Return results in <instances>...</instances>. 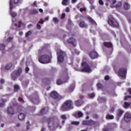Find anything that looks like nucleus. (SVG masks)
Segmentation results:
<instances>
[{
    "mask_svg": "<svg viewBox=\"0 0 131 131\" xmlns=\"http://www.w3.org/2000/svg\"><path fill=\"white\" fill-rule=\"evenodd\" d=\"M108 23L112 27H115V18L112 16H110L108 19Z\"/></svg>",
    "mask_w": 131,
    "mask_h": 131,
    "instance_id": "obj_5",
    "label": "nucleus"
},
{
    "mask_svg": "<svg viewBox=\"0 0 131 131\" xmlns=\"http://www.w3.org/2000/svg\"><path fill=\"white\" fill-rule=\"evenodd\" d=\"M122 114H123V111L120 110L117 112V116L118 117V119L122 115Z\"/></svg>",
    "mask_w": 131,
    "mask_h": 131,
    "instance_id": "obj_22",
    "label": "nucleus"
},
{
    "mask_svg": "<svg viewBox=\"0 0 131 131\" xmlns=\"http://www.w3.org/2000/svg\"><path fill=\"white\" fill-rule=\"evenodd\" d=\"M69 4V0H62V5L63 6H67Z\"/></svg>",
    "mask_w": 131,
    "mask_h": 131,
    "instance_id": "obj_29",
    "label": "nucleus"
},
{
    "mask_svg": "<svg viewBox=\"0 0 131 131\" xmlns=\"http://www.w3.org/2000/svg\"><path fill=\"white\" fill-rule=\"evenodd\" d=\"M51 97L53 98V99H57L59 98V94L58 93L55 91H53L51 94Z\"/></svg>",
    "mask_w": 131,
    "mask_h": 131,
    "instance_id": "obj_15",
    "label": "nucleus"
},
{
    "mask_svg": "<svg viewBox=\"0 0 131 131\" xmlns=\"http://www.w3.org/2000/svg\"><path fill=\"white\" fill-rule=\"evenodd\" d=\"M75 88V85H74V84L70 85L68 89L69 92L70 93H71V92H73V91H74Z\"/></svg>",
    "mask_w": 131,
    "mask_h": 131,
    "instance_id": "obj_21",
    "label": "nucleus"
},
{
    "mask_svg": "<svg viewBox=\"0 0 131 131\" xmlns=\"http://www.w3.org/2000/svg\"><path fill=\"white\" fill-rule=\"evenodd\" d=\"M115 26L116 27H118V26H119V25L118 24V23H117V21H116Z\"/></svg>",
    "mask_w": 131,
    "mask_h": 131,
    "instance_id": "obj_59",
    "label": "nucleus"
},
{
    "mask_svg": "<svg viewBox=\"0 0 131 131\" xmlns=\"http://www.w3.org/2000/svg\"><path fill=\"white\" fill-rule=\"evenodd\" d=\"M65 17V13H63L62 15H61V19H64V18Z\"/></svg>",
    "mask_w": 131,
    "mask_h": 131,
    "instance_id": "obj_58",
    "label": "nucleus"
},
{
    "mask_svg": "<svg viewBox=\"0 0 131 131\" xmlns=\"http://www.w3.org/2000/svg\"><path fill=\"white\" fill-rule=\"evenodd\" d=\"M14 90L15 91V92H17V91H19V90H20V88L19 87V85H14Z\"/></svg>",
    "mask_w": 131,
    "mask_h": 131,
    "instance_id": "obj_32",
    "label": "nucleus"
},
{
    "mask_svg": "<svg viewBox=\"0 0 131 131\" xmlns=\"http://www.w3.org/2000/svg\"><path fill=\"white\" fill-rule=\"evenodd\" d=\"M128 92L129 93V94L131 95V88L128 89Z\"/></svg>",
    "mask_w": 131,
    "mask_h": 131,
    "instance_id": "obj_63",
    "label": "nucleus"
},
{
    "mask_svg": "<svg viewBox=\"0 0 131 131\" xmlns=\"http://www.w3.org/2000/svg\"><path fill=\"white\" fill-rule=\"evenodd\" d=\"M57 54V57H58V60L59 62H60L62 63L64 61V53H63V51L61 50V49H58L56 50Z\"/></svg>",
    "mask_w": 131,
    "mask_h": 131,
    "instance_id": "obj_3",
    "label": "nucleus"
},
{
    "mask_svg": "<svg viewBox=\"0 0 131 131\" xmlns=\"http://www.w3.org/2000/svg\"><path fill=\"white\" fill-rule=\"evenodd\" d=\"M79 26L82 28H83L84 27H86L87 25L84 23V21H81L79 24Z\"/></svg>",
    "mask_w": 131,
    "mask_h": 131,
    "instance_id": "obj_25",
    "label": "nucleus"
},
{
    "mask_svg": "<svg viewBox=\"0 0 131 131\" xmlns=\"http://www.w3.org/2000/svg\"><path fill=\"white\" fill-rule=\"evenodd\" d=\"M0 82H1V83H2V84L5 83V80H4L3 79H2L0 80Z\"/></svg>",
    "mask_w": 131,
    "mask_h": 131,
    "instance_id": "obj_56",
    "label": "nucleus"
},
{
    "mask_svg": "<svg viewBox=\"0 0 131 131\" xmlns=\"http://www.w3.org/2000/svg\"><path fill=\"white\" fill-rule=\"evenodd\" d=\"M89 125H94V124L96 123V122H95V121L93 120H89Z\"/></svg>",
    "mask_w": 131,
    "mask_h": 131,
    "instance_id": "obj_39",
    "label": "nucleus"
},
{
    "mask_svg": "<svg viewBox=\"0 0 131 131\" xmlns=\"http://www.w3.org/2000/svg\"><path fill=\"white\" fill-rule=\"evenodd\" d=\"M53 21L55 23H58L59 20L57 18V17H54L53 18Z\"/></svg>",
    "mask_w": 131,
    "mask_h": 131,
    "instance_id": "obj_42",
    "label": "nucleus"
},
{
    "mask_svg": "<svg viewBox=\"0 0 131 131\" xmlns=\"http://www.w3.org/2000/svg\"><path fill=\"white\" fill-rule=\"evenodd\" d=\"M104 47L106 48H112V43L109 42H105L104 43Z\"/></svg>",
    "mask_w": 131,
    "mask_h": 131,
    "instance_id": "obj_23",
    "label": "nucleus"
},
{
    "mask_svg": "<svg viewBox=\"0 0 131 131\" xmlns=\"http://www.w3.org/2000/svg\"><path fill=\"white\" fill-rule=\"evenodd\" d=\"M18 101H19V102H24V100H23V99L21 97L18 98Z\"/></svg>",
    "mask_w": 131,
    "mask_h": 131,
    "instance_id": "obj_50",
    "label": "nucleus"
},
{
    "mask_svg": "<svg viewBox=\"0 0 131 131\" xmlns=\"http://www.w3.org/2000/svg\"><path fill=\"white\" fill-rule=\"evenodd\" d=\"M105 118L106 119H113L114 118V116L113 115H111L110 114H107Z\"/></svg>",
    "mask_w": 131,
    "mask_h": 131,
    "instance_id": "obj_28",
    "label": "nucleus"
},
{
    "mask_svg": "<svg viewBox=\"0 0 131 131\" xmlns=\"http://www.w3.org/2000/svg\"><path fill=\"white\" fill-rule=\"evenodd\" d=\"M39 23L40 24H43V20L42 19H40L39 21Z\"/></svg>",
    "mask_w": 131,
    "mask_h": 131,
    "instance_id": "obj_51",
    "label": "nucleus"
},
{
    "mask_svg": "<svg viewBox=\"0 0 131 131\" xmlns=\"http://www.w3.org/2000/svg\"><path fill=\"white\" fill-rule=\"evenodd\" d=\"M104 79H105V80H109V76H106L104 77Z\"/></svg>",
    "mask_w": 131,
    "mask_h": 131,
    "instance_id": "obj_53",
    "label": "nucleus"
},
{
    "mask_svg": "<svg viewBox=\"0 0 131 131\" xmlns=\"http://www.w3.org/2000/svg\"><path fill=\"white\" fill-rule=\"evenodd\" d=\"M12 66H13V64H12V63H8L6 66L5 69H7V70H9V69H11Z\"/></svg>",
    "mask_w": 131,
    "mask_h": 131,
    "instance_id": "obj_26",
    "label": "nucleus"
},
{
    "mask_svg": "<svg viewBox=\"0 0 131 131\" xmlns=\"http://www.w3.org/2000/svg\"><path fill=\"white\" fill-rule=\"evenodd\" d=\"M41 28V26H40V25H39L38 24H37V28L38 29H40V28Z\"/></svg>",
    "mask_w": 131,
    "mask_h": 131,
    "instance_id": "obj_54",
    "label": "nucleus"
},
{
    "mask_svg": "<svg viewBox=\"0 0 131 131\" xmlns=\"http://www.w3.org/2000/svg\"><path fill=\"white\" fill-rule=\"evenodd\" d=\"M68 42H69V43H71L72 45H73V46H76V41L73 38L69 39L68 40Z\"/></svg>",
    "mask_w": 131,
    "mask_h": 131,
    "instance_id": "obj_19",
    "label": "nucleus"
},
{
    "mask_svg": "<svg viewBox=\"0 0 131 131\" xmlns=\"http://www.w3.org/2000/svg\"><path fill=\"white\" fill-rule=\"evenodd\" d=\"M88 20H89V22H90V23H91V24L95 23V20H94V19H93L91 17H89Z\"/></svg>",
    "mask_w": 131,
    "mask_h": 131,
    "instance_id": "obj_37",
    "label": "nucleus"
},
{
    "mask_svg": "<svg viewBox=\"0 0 131 131\" xmlns=\"http://www.w3.org/2000/svg\"><path fill=\"white\" fill-rule=\"evenodd\" d=\"M7 112H8V115H9V116L14 115L15 108H14V107H12V106L8 107V109H7Z\"/></svg>",
    "mask_w": 131,
    "mask_h": 131,
    "instance_id": "obj_9",
    "label": "nucleus"
},
{
    "mask_svg": "<svg viewBox=\"0 0 131 131\" xmlns=\"http://www.w3.org/2000/svg\"><path fill=\"white\" fill-rule=\"evenodd\" d=\"M20 2V0H14V4H18Z\"/></svg>",
    "mask_w": 131,
    "mask_h": 131,
    "instance_id": "obj_55",
    "label": "nucleus"
},
{
    "mask_svg": "<svg viewBox=\"0 0 131 131\" xmlns=\"http://www.w3.org/2000/svg\"><path fill=\"white\" fill-rule=\"evenodd\" d=\"M11 40H13V38L9 37L7 38L6 41H11Z\"/></svg>",
    "mask_w": 131,
    "mask_h": 131,
    "instance_id": "obj_44",
    "label": "nucleus"
},
{
    "mask_svg": "<svg viewBox=\"0 0 131 131\" xmlns=\"http://www.w3.org/2000/svg\"><path fill=\"white\" fill-rule=\"evenodd\" d=\"M28 71H29V68L26 67V72L27 73H28Z\"/></svg>",
    "mask_w": 131,
    "mask_h": 131,
    "instance_id": "obj_57",
    "label": "nucleus"
},
{
    "mask_svg": "<svg viewBox=\"0 0 131 131\" xmlns=\"http://www.w3.org/2000/svg\"><path fill=\"white\" fill-rule=\"evenodd\" d=\"M47 112V108H45L42 109V110L41 111V113L42 114H43V113H46Z\"/></svg>",
    "mask_w": 131,
    "mask_h": 131,
    "instance_id": "obj_40",
    "label": "nucleus"
},
{
    "mask_svg": "<svg viewBox=\"0 0 131 131\" xmlns=\"http://www.w3.org/2000/svg\"><path fill=\"white\" fill-rule=\"evenodd\" d=\"M89 98H91V99H93L94 97H95V94L94 93L91 94L89 95Z\"/></svg>",
    "mask_w": 131,
    "mask_h": 131,
    "instance_id": "obj_43",
    "label": "nucleus"
},
{
    "mask_svg": "<svg viewBox=\"0 0 131 131\" xmlns=\"http://www.w3.org/2000/svg\"><path fill=\"white\" fill-rule=\"evenodd\" d=\"M31 31H28V32H27L26 34V37L29 36V35H31Z\"/></svg>",
    "mask_w": 131,
    "mask_h": 131,
    "instance_id": "obj_41",
    "label": "nucleus"
},
{
    "mask_svg": "<svg viewBox=\"0 0 131 131\" xmlns=\"http://www.w3.org/2000/svg\"><path fill=\"white\" fill-rule=\"evenodd\" d=\"M38 52L40 55H41L39 57V61L40 63L46 64V63H50V62H51L52 54H51L50 51L40 49Z\"/></svg>",
    "mask_w": 131,
    "mask_h": 131,
    "instance_id": "obj_1",
    "label": "nucleus"
},
{
    "mask_svg": "<svg viewBox=\"0 0 131 131\" xmlns=\"http://www.w3.org/2000/svg\"><path fill=\"white\" fill-rule=\"evenodd\" d=\"M117 8H119V7H121V3H119V4H117L116 6Z\"/></svg>",
    "mask_w": 131,
    "mask_h": 131,
    "instance_id": "obj_52",
    "label": "nucleus"
},
{
    "mask_svg": "<svg viewBox=\"0 0 131 131\" xmlns=\"http://www.w3.org/2000/svg\"><path fill=\"white\" fill-rule=\"evenodd\" d=\"M110 3V7L111 8H115V0H108Z\"/></svg>",
    "mask_w": 131,
    "mask_h": 131,
    "instance_id": "obj_20",
    "label": "nucleus"
},
{
    "mask_svg": "<svg viewBox=\"0 0 131 131\" xmlns=\"http://www.w3.org/2000/svg\"><path fill=\"white\" fill-rule=\"evenodd\" d=\"M6 48V46L3 44L0 45V50L1 51H4L5 50V48Z\"/></svg>",
    "mask_w": 131,
    "mask_h": 131,
    "instance_id": "obj_34",
    "label": "nucleus"
},
{
    "mask_svg": "<svg viewBox=\"0 0 131 131\" xmlns=\"http://www.w3.org/2000/svg\"><path fill=\"white\" fill-rule=\"evenodd\" d=\"M72 108V101L71 100H67L61 106V110L62 111H68L69 109Z\"/></svg>",
    "mask_w": 131,
    "mask_h": 131,
    "instance_id": "obj_2",
    "label": "nucleus"
},
{
    "mask_svg": "<svg viewBox=\"0 0 131 131\" xmlns=\"http://www.w3.org/2000/svg\"><path fill=\"white\" fill-rule=\"evenodd\" d=\"M103 131H109V129H108V128H107V127H105L103 129Z\"/></svg>",
    "mask_w": 131,
    "mask_h": 131,
    "instance_id": "obj_60",
    "label": "nucleus"
},
{
    "mask_svg": "<svg viewBox=\"0 0 131 131\" xmlns=\"http://www.w3.org/2000/svg\"><path fill=\"white\" fill-rule=\"evenodd\" d=\"M82 123L84 125H90V122L89 121H83Z\"/></svg>",
    "mask_w": 131,
    "mask_h": 131,
    "instance_id": "obj_36",
    "label": "nucleus"
},
{
    "mask_svg": "<svg viewBox=\"0 0 131 131\" xmlns=\"http://www.w3.org/2000/svg\"><path fill=\"white\" fill-rule=\"evenodd\" d=\"M131 120V115L129 113H126L124 117V120L126 122L130 121Z\"/></svg>",
    "mask_w": 131,
    "mask_h": 131,
    "instance_id": "obj_17",
    "label": "nucleus"
},
{
    "mask_svg": "<svg viewBox=\"0 0 131 131\" xmlns=\"http://www.w3.org/2000/svg\"><path fill=\"white\" fill-rule=\"evenodd\" d=\"M2 101L3 102L0 103V107H4V106H5V103H6V102H7V100L6 99H2Z\"/></svg>",
    "mask_w": 131,
    "mask_h": 131,
    "instance_id": "obj_30",
    "label": "nucleus"
},
{
    "mask_svg": "<svg viewBox=\"0 0 131 131\" xmlns=\"http://www.w3.org/2000/svg\"><path fill=\"white\" fill-rule=\"evenodd\" d=\"M66 12H67L68 13L70 11V9H69V8L67 7L66 8Z\"/></svg>",
    "mask_w": 131,
    "mask_h": 131,
    "instance_id": "obj_61",
    "label": "nucleus"
},
{
    "mask_svg": "<svg viewBox=\"0 0 131 131\" xmlns=\"http://www.w3.org/2000/svg\"><path fill=\"white\" fill-rule=\"evenodd\" d=\"M71 123L73 125H78V124H79V121H72V122H71Z\"/></svg>",
    "mask_w": 131,
    "mask_h": 131,
    "instance_id": "obj_35",
    "label": "nucleus"
},
{
    "mask_svg": "<svg viewBox=\"0 0 131 131\" xmlns=\"http://www.w3.org/2000/svg\"><path fill=\"white\" fill-rule=\"evenodd\" d=\"M126 74V70L125 69H120L118 72L119 76L124 79L125 74Z\"/></svg>",
    "mask_w": 131,
    "mask_h": 131,
    "instance_id": "obj_7",
    "label": "nucleus"
},
{
    "mask_svg": "<svg viewBox=\"0 0 131 131\" xmlns=\"http://www.w3.org/2000/svg\"><path fill=\"white\" fill-rule=\"evenodd\" d=\"M45 21H49V17L47 16L45 17Z\"/></svg>",
    "mask_w": 131,
    "mask_h": 131,
    "instance_id": "obj_62",
    "label": "nucleus"
},
{
    "mask_svg": "<svg viewBox=\"0 0 131 131\" xmlns=\"http://www.w3.org/2000/svg\"><path fill=\"white\" fill-rule=\"evenodd\" d=\"M89 56L91 59H96L98 57V53L96 51H93L90 53Z\"/></svg>",
    "mask_w": 131,
    "mask_h": 131,
    "instance_id": "obj_13",
    "label": "nucleus"
},
{
    "mask_svg": "<svg viewBox=\"0 0 131 131\" xmlns=\"http://www.w3.org/2000/svg\"><path fill=\"white\" fill-rule=\"evenodd\" d=\"M124 8L126 10H128V9H129V5H128L127 3H125L124 5Z\"/></svg>",
    "mask_w": 131,
    "mask_h": 131,
    "instance_id": "obj_38",
    "label": "nucleus"
},
{
    "mask_svg": "<svg viewBox=\"0 0 131 131\" xmlns=\"http://www.w3.org/2000/svg\"><path fill=\"white\" fill-rule=\"evenodd\" d=\"M37 13H38V11L36 10V9H33L30 11L31 15H35V14H37Z\"/></svg>",
    "mask_w": 131,
    "mask_h": 131,
    "instance_id": "obj_27",
    "label": "nucleus"
},
{
    "mask_svg": "<svg viewBox=\"0 0 131 131\" xmlns=\"http://www.w3.org/2000/svg\"><path fill=\"white\" fill-rule=\"evenodd\" d=\"M68 78L69 77L68 76H66L64 79V81H62L61 79H58L57 81V84H58V85H60L61 84H63V83H65V82H67L68 80Z\"/></svg>",
    "mask_w": 131,
    "mask_h": 131,
    "instance_id": "obj_11",
    "label": "nucleus"
},
{
    "mask_svg": "<svg viewBox=\"0 0 131 131\" xmlns=\"http://www.w3.org/2000/svg\"><path fill=\"white\" fill-rule=\"evenodd\" d=\"M99 4L100 5H104V3L103 2V1L102 0H99Z\"/></svg>",
    "mask_w": 131,
    "mask_h": 131,
    "instance_id": "obj_48",
    "label": "nucleus"
},
{
    "mask_svg": "<svg viewBox=\"0 0 131 131\" xmlns=\"http://www.w3.org/2000/svg\"><path fill=\"white\" fill-rule=\"evenodd\" d=\"M48 126L51 130H53L55 128V125H54V122L50 121L48 123Z\"/></svg>",
    "mask_w": 131,
    "mask_h": 131,
    "instance_id": "obj_16",
    "label": "nucleus"
},
{
    "mask_svg": "<svg viewBox=\"0 0 131 131\" xmlns=\"http://www.w3.org/2000/svg\"><path fill=\"white\" fill-rule=\"evenodd\" d=\"M61 118L62 120V123H64V120H66V119H67V118L66 117V116L65 115H62L61 116Z\"/></svg>",
    "mask_w": 131,
    "mask_h": 131,
    "instance_id": "obj_31",
    "label": "nucleus"
},
{
    "mask_svg": "<svg viewBox=\"0 0 131 131\" xmlns=\"http://www.w3.org/2000/svg\"><path fill=\"white\" fill-rule=\"evenodd\" d=\"M30 100L35 103V104H37L39 102V99H38V97H37L36 98H32V97L29 98Z\"/></svg>",
    "mask_w": 131,
    "mask_h": 131,
    "instance_id": "obj_18",
    "label": "nucleus"
},
{
    "mask_svg": "<svg viewBox=\"0 0 131 131\" xmlns=\"http://www.w3.org/2000/svg\"><path fill=\"white\" fill-rule=\"evenodd\" d=\"M16 127H20V126H21V124L19 123H17L16 124Z\"/></svg>",
    "mask_w": 131,
    "mask_h": 131,
    "instance_id": "obj_49",
    "label": "nucleus"
},
{
    "mask_svg": "<svg viewBox=\"0 0 131 131\" xmlns=\"http://www.w3.org/2000/svg\"><path fill=\"white\" fill-rule=\"evenodd\" d=\"M74 116L76 118H80V117H83V114L81 112H78L74 114Z\"/></svg>",
    "mask_w": 131,
    "mask_h": 131,
    "instance_id": "obj_14",
    "label": "nucleus"
},
{
    "mask_svg": "<svg viewBox=\"0 0 131 131\" xmlns=\"http://www.w3.org/2000/svg\"><path fill=\"white\" fill-rule=\"evenodd\" d=\"M130 102H124V104H123V106L124 108H128L130 106Z\"/></svg>",
    "mask_w": 131,
    "mask_h": 131,
    "instance_id": "obj_24",
    "label": "nucleus"
},
{
    "mask_svg": "<svg viewBox=\"0 0 131 131\" xmlns=\"http://www.w3.org/2000/svg\"><path fill=\"white\" fill-rule=\"evenodd\" d=\"M15 26L16 27H21V26L22 25V23L21 21H19L18 24H14Z\"/></svg>",
    "mask_w": 131,
    "mask_h": 131,
    "instance_id": "obj_33",
    "label": "nucleus"
},
{
    "mask_svg": "<svg viewBox=\"0 0 131 131\" xmlns=\"http://www.w3.org/2000/svg\"><path fill=\"white\" fill-rule=\"evenodd\" d=\"M82 69L81 71L83 72H91V68H90V66H89V64H88L86 62L82 63Z\"/></svg>",
    "mask_w": 131,
    "mask_h": 131,
    "instance_id": "obj_4",
    "label": "nucleus"
},
{
    "mask_svg": "<svg viewBox=\"0 0 131 131\" xmlns=\"http://www.w3.org/2000/svg\"><path fill=\"white\" fill-rule=\"evenodd\" d=\"M114 111V107H112L111 109V112H113Z\"/></svg>",
    "mask_w": 131,
    "mask_h": 131,
    "instance_id": "obj_64",
    "label": "nucleus"
},
{
    "mask_svg": "<svg viewBox=\"0 0 131 131\" xmlns=\"http://www.w3.org/2000/svg\"><path fill=\"white\" fill-rule=\"evenodd\" d=\"M26 117V115L23 113H20L18 115V119L20 121L25 120Z\"/></svg>",
    "mask_w": 131,
    "mask_h": 131,
    "instance_id": "obj_12",
    "label": "nucleus"
},
{
    "mask_svg": "<svg viewBox=\"0 0 131 131\" xmlns=\"http://www.w3.org/2000/svg\"><path fill=\"white\" fill-rule=\"evenodd\" d=\"M97 88H98V89H101L102 84H101L100 83H98L97 84Z\"/></svg>",
    "mask_w": 131,
    "mask_h": 131,
    "instance_id": "obj_46",
    "label": "nucleus"
},
{
    "mask_svg": "<svg viewBox=\"0 0 131 131\" xmlns=\"http://www.w3.org/2000/svg\"><path fill=\"white\" fill-rule=\"evenodd\" d=\"M86 9H85V8H80V12H84V11H86Z\"/></svg>",
    "mask_w": 131,
    "mask_h": 131,
    "instance_id": "obj_45",
    "label": "nucleus"
},
{
    "mask_svg": "<svg viewBox=\"0 0 131 131\" xmlns=\"http://www.w3.org/2000/svg\"><path fill=\"white\" fill-rule=\"evenodd\" d=\"M79 98L80 99L75 101V104L77 107H80V106H81V104L83 103V101H82V99H83V96L81 95L79 97Z\"/></svg>",
    "mask_w": 131,
    "mask_h": 131,
    "instance_id": "obj_6",
    "label": "nucleus"
},
{
    "mask_svg": "<svg viewBox=\"0 0 131 131\" xmlns=\"http://www.w3.org/2000/svg\"><path fill=\"white\" fill-rule=\"evenodd\" d=\"M98 100L100 102H104V101H105V99H103L102 98H99Z\"/></svg>",
    "mask_w": 131,
    "mask_h": 131,
    "instance_id": "obj_47",
    "label": "nucleus"
},
{
    "mask_svg": "<svg viewBox=\"0 0 131 131\" xmlns=\"http://www.w3.org/2000/svg\"><path fill=\"white\" fill-rule=\"evenodd\" d=\"M10 14L11 17H13V18L16 17L17 16V13L16 12H14L12 11V10H13V8L14 6L13 5V1H10Z\"/></svg>",
    "mask_w": 131,
    "mask_h": 131,
    "instance_id": "obj_8",
    "label": "nucleus"
},
{
    "mask_svg": "<svg viewBox=\"0 0 131 131\" xmlns=\"http://www.w3.org/2000/svg\"><path fill=\"white\" fill-rule=\"evenodd\" d=\"M22 72V69H19L18 71V73H13L12 74V78L13 80H15L16 78H17V75H19Z\"/></svg>",
    "mask_w": 131,
    "mask_h": 131,
    "instance_id": "obj_10",
    "label": "nucleus"
}]
</instances>
